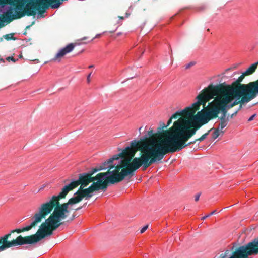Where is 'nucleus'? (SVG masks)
Returning <instances> with one entry per match:
<instances>
[{"instance_id":"obj_1","label":"nucleus","mask_w":258,"mask_h":258,"mask_svg":"<svg viewBox=\"0 0 258 258\" xmlns=\"http://www.w3.org/2000/svg\"><path fill=\"white\" fill-rule=\"evenodd\" d=\"M144 146L140 157L133 158L132 162V158L128 157L122 164L116 167L114 170L117 172L114 173L112 176L116 183L121 181L127 176H134L135 171L141 167L145 170L152 164L159 163L152 146L147 144H144Z\"/></svg>"},{"instance_id":"obj_2","label":"nucleus","mask_w":258,"mask_h":258,"mask_svg":"<svg viewBox=\"0 0 258 258\" xmlns=\"http://www.w3.org/2000/svg\"><path fill=\"white\" fill-rule=\"evenodd\" d=\"M221 85H214L210 84L207 89H204L203 93L199 95L202 96V104L205 105L207 101L215 98V99H221L220 102L218 104L216 108L219 111L221 112L222 115L220 117H228L227 116V110L231 107L238 104V103L244 104L247 102H242L241 99H237L236 98L231 96L226 91L220 87Z\"/></svg>"},{"instance_id":"obj_3","label":"nucleus","mask_w":258,"mask_h":258,"mask_svg":"<svg viewBox=\"0 0 258 258\" xmlns=\"http://www.w3.org/2000/svg\"><path fill=\"white\" fill-rule=\"evenodd\" d=\"M246 75L243 72L231 85H228L225 82L218 85H221L220 87L233 97L237 99H241L242 102H249L258 95V80L247 84H241V82Z\"/></svg>"},{"instance_id":"obj_4","label":"nucleus","mask_w":258,"mask_h":258,"mask_svg":"<svg viewBox=\"0 0 258 258\" xmlns=\"http://www.w3.org/2000/svg\"><path fill=\"white\" fill-rule=\"evenodd\" d=\"M174 137L175 135L169 134L166 139L163 141L164 145L154 143L155 145L152 147L159 163L166 154L179 152L185 147L192 144L190 142L185 144L187 140H184L181 136H179L177 139L174 138Z\"/></svg>"},{"instance_id":"obj_5","label":"nucleus","mask_w":258,"mask_h":258,"mask_svg":"<svg viewBox=\"0 0 258 258\" xmlns=\"http://www.w3.org/2000/svg\"><path fill=\"white\" fill-rule=\"evenodd\" d=\"M46 217V214L43 212V211L39 207L38 209V212H36L33 217L32 218V222L30 224L25 227H24L22 228H18L14 230H11L10 233L5 235L4 236L1 237L0 239H3L1 240V244L5 245V241H7V243H10V245L9 246H7V247L5 248V250L12 247H16V246H21L24 245H28V244L25 243H21V242H23L24 240H20V237H22L25 238L27 236L23 237L21 235L18 236L15 239H13L11 241L8 240V238L10 237L11 234L14 233V232H17L18 233H20L21 232L24 231H28L30 230L32 228L36 227L38 223H40L43 219H45ZM6 245H8L6 244Z\"/></svg>"},{"instance_id":"obj_6","label":"nucleus","mask_w":258,"mask_h":258,"mask_svg":"<svg viewBox=\"0 0 258 258\" xmlns=\"http://www.w3.org/2000/svg\"><path fill=\"white\" fill-rule=\"evenodd\" d=\"M61 223L56 224L52 222L47 219L43 222L39 227V228L34 234L27 236L24 238L20 237V240H24L23 242L21 243L29 244V245H35L43 239L50 237L53 234V231L58 228Z\"/></svg>"},{"instance_id":"obj_7","label":"nucleus","mask_w":258,"mask_h":258,"mask_svg":"<svg viewBox=\"0 0 258 258\" xmlns=\"http://www.w3.org/2000/svg\"><path fill=\"white\" fill-rule=\"evenodd\" d=\"M190 123L191 121L189 119L180 118L174 122L173 125L170 128L172 131L170 134L175 135L174 138L176 139L179 138V136H181L184 140H188L197 131V128L190 129Z\"/></svg>"},{"instance_id":"obj_8","label":"nucleus","mask_w":258,"mask_h":258,"mask_svg":"<svg viewBox=\"0 0 258 258\" xmlns=\"http://www.w3.org/2000/svg\"><path fill=\"white\" fill-rule=\"evenodd\" d=\"M76 187L74 182L72 179L69 183L64 185L62 188L61 192L57 196H53L49 201L42 204L39 206V208L47 216L51 213L54 209V205L56 204H59L60 199L64 198L70 191Z\"/></svg>"},{"instance_id":"obj_9","label":"nucleus","mask_w":258,"mask_h":258,"mask_svg":"<svg viewBox=\"0 0 258 258\" xmlns=\"http://www.w3.org/2000/svg\"><path fill=\"white\" fill-rule=\"evenodd\" d=\"M138 145L136 140L132 141L130 146H127L124 149H123L121 152L113 155L109 159V162L112 164L114 160H118L120 158L121 164H122L128 157L132 158L138 151V149H135Z\"/></svg>"},{"instance_id":"obj_10","label":"nucleus","mask_w":258,"mask_h":258,"mask_svg":"<svg viewBox=\"0 0 258 258\" xmlns=\"http://www.w3.org/2000/svg\"><path fill=\"white\" fill-rule=\"evenodd\" d=\"M220 258H248V256L243 245L233 243L229 249L220 254Z\"/></svg>"},{"instance_id":"obj_11","label":"nucleus","mask_w":258,"mask_h":258,"mask_svg":"<svg viewBox=\"0 0 258 258\" xmlns=\"http://www.w3.org/2000/svg\"><path fill=\"white\" fill-rule=\"evenodd\" d=\"M197 101L194 103L191 106L187 107L182 110L177 111L174 114H173L171 117V119H176L180 115H184L185 118L183 119H188L191 116H192V114H195L196 111L199 109L200 105L202 104V96L201 95H198L196 97Z\"/></svg>"},{"instance_id":"obj_12","label":"nucleus","mask_w":258,"mask_h":258,"mask_svg":"<svg viewBox=\"0 0 258 258\" xmlns=\"http://www.w3.org/2000/svg\"><path fill=\"white\" fill-rule=\"evenodd\" d=\"M54 208L53 213L47 219L57 224L59 223H61V225L63 224L64 222H60V221L65 219L67 217V215H65L64 213L62 204H60L59 202V204H56Z\"/></svg>"},{"instance_id":"obj_13","label":"nucleus","mask_w":258,"mask_h":258,"mask_svg":"<svg viewBox=\"0 0 258 258\" xmlns=\"http://www.w3.org/2000/svg\"><path fill=\"white\" fill-rule=\"evenodd\" d=\"M94 173L92 172V168H91L87 172L79 174L78 179H72L77 187L79 185H81L80 187H86L90 183L93 182V179L91 176Z\"/></svg>"},{"instance_id":"obj_14","label":"nucleus","mask_w":258,"mask_h":258,"mask_svg":"<svg viewBox=\"0 0 258 258\" xmlns=\"http://www.w3.org/2000/svg\"><path fill=\"white\" fill-rule=\"evenodd\" d=\"M154 134L153 130H150L147 132V133L140 139L138 141H136V142L138 143L137 146L135 147V149H138V151L140 150L142 152V149L144 148V144H147L149 146H154L155 145V142L157 144H160L162 145V142L160 141L159 142H157L155 139H152L150 140V144H148L146 142H144L149 137H153Z\"/></svg>"},{"instance_id":"obj_15","label":"nucleus","mask_w":258,"mask_h":258,"mask_svg":"<svg viewBox=\"0 0 258 258\" xmlns=\"http://www.w3.org/2000/svg\"><path fill=\"white\" fill-rule=\"evenodd\" d=\"M76 43H69L64 47L59 50L58 53L55 55V57L51 59V61H61V57H63L67 54L72 52L76 46Z\"/></svg>"},{"instance_id":"obj_16","label":"nucleus","mask_w":258,"mask_h":258,"mask_svg":"<svg viewBox=\"0 0 258 258\" xmlns=\"http://www.w3.org/2000/svg\"><path fill=\"white\" fill-rule=\"evenodd\" d=\"M189 118H192L194 121L201 122L202 124H205L209 121V120H208V117L206 112H203V110L199 111L195 115L192 114V116H191Z\"/></svg>"},{"instance_id":"obj_17","label":"nucleus","mask_w":258,"mask_h":258,"mask_svg":"<svg viewBox=\"0 0 258 258\" xmlns=\"http://www.w3.org/2000/svg\"><path fill=\"white\" fill-rule=\"evenodd\" d=\"M116 164H113L111 163V162H109V159L106 160L104 162H102L101 164L98 165L95 167H93L92 168V172L96 173L98 171L105 170L106 169H111L115 167Z\"/></svg>"},{"instance_id":"obj_18","label":"nucleus","mask_w":258,"mask_h":258,"mask_svg":"<svg viewBox=\"0 0 258 258\" xmlns=\"http://www.w3.org/2000/svg\"><path fill=\"white\" fill-rule=\"evenodd\" d=\"M117 172V170H112V171H108L104 173H99L96 176L92 177L93 182L97 180V181L100 182H102L103 181V180H105L109 178V177L113 176V174L114 173H116Z\"/></svg>"},{"instance_id":"obj_19","label":"nucleus","mask_w":258,"mask_h":258,"mask_svg":"<svg viewBox=\"0 0 258 258\" xmlns=\"http://www.w3.org/2000/svg\"><path fill=\"white\" fill-rule=\"evenodd\" d=\"M85 187H80L79 190L75 193V195H79L82 199L85 198L89 199L93 195V192L89 187L84 189Z\"/></svg>"},{"instance_id":"obj_20","label":"nucleus","mask_w":258,"mask_h":258,"mask_svg":"<svg viewBox=\"0 0 258 258\" xmlns=\"http://www.w3.org/2000/svg\"><path fill=\"white\" fill-rule=\"evenodd\" d=\"M115 183H116V180L114 179L112 176L109 177V178L104 180L102 182L99 183L100 190L105 191L107 188L108 183L114 184Z\"/></svg>"},{"instance_id":"obj_21","label":"nucleus","mask_w":258,"mask_h":258,"mask_svg":"<svg viewBox=\"0 0 258 258\" xmlns=\"http://www.w3.org/2000/svg\"><path fill=\"white\" fill-rule=\"evenodd\" d=\"M218 120H219V123L217 128L221 130V133L222 134H223L224 131H222V129L226 127L228 124L229 122V117H220L218 118Z\"/></svg>"},{"instance_id":"obj_22","label":"nucleus","mask_w":258,"mask_h":258,"mask_svg":"<svg viewBox=\"0 0 258 258\" xmlns=\"http://www.w3.org/2000/svg\"><path fill=\"white\" fill-rule=\"evenodd\" d=\"M205 112L207 114V117H208V120H209L211 119L217 117L219 114V111L216 107L212 108L208 111H206Z\"/></svg>"},{"instance_id":"obj_23","label":"nucleus","mask_w":258,"mask_h":258,"mask_svg":"<svg viewBox=\"0 0 258 258\" xmlns=\"http://www.w3.org/2000/svg\"><path fill=\"white\" fill-rule=\"evenodd\" d=\"M82 200V199L79 195H75L74 194V196L70 199L68 202L66 203L69 206H72L74 204L78 203Z\"/></svg>"},{"instance_id":"obj_24","label":"nucleus","mask_w":258,"mask_h":258,"mask_svg":"<svg viewBox=\"0 0 258 258\" xmlns=\"http://www.w3.org/2000/svg\"><path fill=\"white\" fill-rule=\"evenodd\" d=\"M257 63L255 62L251 64L244 72L245 75H250L253 74L257 68Z\"/></svg>"},{"instance_id":"obj_25","label":"nucleus","mask_w":258,"mask_h":258,"mask_svg":"<svg viewBox=\"0 0 258 258\" xmlns=\"http://www.w3.org/2000/svg\"><path fill=\"white\" fill-rule=\"evenodd\" d=\"M165 131L164 130L163 127H159L157 129V132L155 134V137L157 138L161 139L163 137V134Z\"/></svg>"},{"instance_id":"obj_26","label":"nucleus","mask_w":258,"mask_h":258,"mask_svg":"<svg viewBox=\"0 0 258 258\" xmlns=\"http://www.w3.org/2000/svg\"><path fill=\"white\" fill-rule=\"evenodd\" d=\"M91 190L94 192L95 191H98L100 190V185L99 182L97 181L96 182H93L91 185L89 186Z\"/></svg>"},{"instance_id":"obj_27","label":"nucleus","mask_w":258,"mask_h":258,"mask_svg":"<svg viewBox=\"0 0 258 258\" xmlns=\"http://www.w3.org/2000/svg\"><path fill=\"white\" fill-rule=\"evenodd\" d=\"M248 256L251 255H255L258 254V247H253L251 249H249L248 251H246Z\"/></svg>"},{"instance_id":"obj_28","label":"nucleus","mask_w":258,"mask_h":258,"mask_svg":"<svg viewBox=\"0 0 258 258\" xmlns=\"http://www.w3.org/2000/svg\"><path fill=\"white\" fill-rule=\"evenodd\" d=\"M212 129L214 130V132L212 133V138L214 140H215L216 139H217L219 137V136L220 135V133H221V130H219L218 128H213Z\"/></svg>"},{"instance_id":"obj_29","label":"nucleus","mask_w":258,"mask_h":258,"mask_svg":"<svg viewBox=\"0 0 258 258\" xmlns=\"http://www.w3.org/2000/svg\"><path fill=\"white\" fill-rule=\"evenodd\" d=\"M14 33L6 34L3 36V38L6 39L7 40H10L11 39L15 40L16 39V38L14 37Z\"/></svg>"},{"instance_id":"obj_30","label":"nucleus","mask_w":258,"mask_h":258,"mask_svg":"<svg viewBox=\"0 0 258 258\" xmlns=\"http://www.w3.org/2000/svg\"><path fill=\"white\" fill-rule=\"evenodd\" d=\"M212 129H211L210 130H209L207 133H205V134L203 135L200 138L198 139H196V141H198L199 142H201L202 141H203L204 139H205L206 138V137H207V136L208 135L209 132L212 131Z\"/></svg>"},{"instance_id":"obj_31","label":"nucleus","mask_w":258,"mask_h":258,"mask_svg":"<svg viewBox=\"0 0 258 258\" xmlns=\"http://www.w3.org/2000/svg\"><path fill=\"white\" fill-rule=\"evenodd\" d=\"M2 239H0V252L5 250V248L6 247H7L6 244H8V246L10 245V244L9 243H7V241H6L4 242L5 244L2 245L1 244V242H2L1 240H2Z\"/></svg>"},{"instance_id":"obj_32","label":"nucleus","mask_w":258,"mask_h":258,"mask_svg":"<svg viewBox=\"0 0 258 258\" xmlns=\"http://www.w3.org/2000/svg\"><path fill=\"white\" fill-rule=\"evenodd\" d=\"M203 125V124H202L201 122L194 121V123L191 126L194 127V128H197V130L199 128H200L201 126Z\"/></svg>"},{"instance_id":"obj_33","label":"nucleus","mask_w":258,"mask_h":258,"mask_svg":"<svg viewBox=\"0 0 258 258\" xmlns=\"http://www.w3.org/2000/svg\"><path fill=\"white\" fill-rule=\"evenodd\" d=\"M63 210H64V213L65 215L68 214V213L70 212V210L68 209L69 205H68L66 203L62 204Z\"/></svg>"},{"instance_id":"obj_34","label":"nucleus","mask_w":258,"mask_h":258,"mask_svg":"<svg viewBox=\"0 0 258 258\" xmlns=\"http://www.w3.org/2000/svg\"><path fill=\"white\" fill-rule=\"evenodd\" d=\"M216 210H214L213 211L211 212L210 213H209L208 215H205V216L201 218L202 220H204L206 219L207 218L210 217V216L216 213Z\"/></svg>"},{"instance_id":"obj_35","label":"nucleus","mask_w":258,"mask_h":258,"mask_svg":"<svg viewBox=\"0 0 258 258\" xmlns=\"http://www.w3.org/2000/svg\"><path fill=\"white\" fill-rule=\"evenodd\" d=\"M195 63H196L194 61L190 62L189 63H188V64H187L185 66V69H189L190 67H191L193 66H194L195 64Z\"/></svg>"},{"instance_id":"obj_36","label":"nucleus","mask_w":258,"mask_h":258,"mask_svg":"<svg viewBox=\"0 0 258 258\" xmlns=\"http://www.w3.org/2000/svg\"><path fill=\"white\" fill-rule=\"evenodd\" d=\"M6 60L8 61H10V60L14 62H16L18 60V59H15L13 56H9L6 58Z\"/></svg>"},{"instance_id":"obj_37","label":"nucleus","mask_w":258,"mask_h":258,"mask_svg":"<svg viewBox=\"0 0 258 258\" xmlns=\"http://www.w3.org/2000/svg\"><path fill=\"white\" fill-rule=\"evenodd\" d=\"M148 228V225H146L144 226L140 230L141 233H143Z\"/></svg>"},{"instance_id":"obj_38","label":"nucleus","mask_w":258,"mask_h":258,"mask_svg":"<svg viewBox=\"0 0 258 258\" xmlns=\"http://www.w3.org/2000/svg\"><path fill=\"white\" fill-rule=\"evenodd\" d=\"M201 195V192H199V193L195 195V201L197 202L199 200V198H200Z\"/></svg>"},{"instance_id":"obj_39","label":"nucleus","mask_w":258,"mask_h":258,"mask_svg":"<svg viewBox=\"0 0 258 258\" xmlns=\"http://www.w3.org/2000/svg\"><path fill=\"white\" fill-rule=\"evenodd\" d=\"M77 217V215L75 213H74L72 216H71V217L70 218L69 220L68 221H73L75 217Z\"/></svg>"},{"instance_id":"obj_40","label":"nucleus","mask_w":258,"mask_h":258,"mask_svg":"<svg viewBox=\"0 0 258 258\" xmlns=\"http://www.w3.org/2000/svg\"><path fill=\"white\" fill-rule=\"evenodd\" d=\"M256 116V114H253L252 115H251L248 119V121H251L252 120H253L254 118L255 117V116Z\"/></svg>"},{"instance_id":"obj_41","label":"nucleus","mask_w":258,"mask_h":258,"mask_svg":"<svg viewBox=\"0 0 258 258\" xmlns=\"http://www.w3.org/2000/svg\"><path fill=\"white\" fill-rule=\"evenodd\" d=\"M91 75V73H90L87 76V82L89 83L90 82V76Z\"/></svg>"},{"instance_id":"obj_42","label":"nucleus","mask_w":258,"mask_h":258,"mask_svg":"<svg viewBox=\"0 0 258 258\" xmlns=\"http://www.w3.org/2000/svg\"><path fill=\"white\" fill-rule=\"evenodd\" d=\"M238 110H236L235 112H234L230 116V118H233V117L235 115H236V114L237 113Z\"/></svg>"},{"instance_id":"obj_43","label":"nucleus","mask_w":258,"mask_h":258,"mask_svg":"<svg viewBox=\"0 0 258 258\" xmlns=\"http://www.w3.org/2000/svg\"><path fill=\"white\" fill-rule=\"evenodd\" d=\"M160 127H163L164 126V128L166 127L167 126V125H165V123L164 122H160Z\"/></svg>"},{"instance_id":"obj_44","label":"nucleus","mask_w":258,"mask_h":258,"mask_svg":"<svg viewBox=\"0 0 258 258\" xmlns=\"http://www.w3.org/2000/svg\"><path fill=\"white\" fill-rule=\"evenodd\" d=\"M172 119H171V117H170V119H169V120L168 121L167 126H168L170 123H171V122H172Z\"/></svg>"},{"instance_id":"obj_45","label":"nucleus","mask_w":258,"mask_h":258,"mask_svg":"<svg viewBox=\"0 0 258 258\" xmlns=\"http://www.w3.org/2000/svg\"><path fill=\"white\" fill-rule=\"evenodd\" d=\"M205 9V6H202V7L199 8V10L200 11H203Z\"/></svg>"},{"instance_id":"obj_46","label":"nucleus","mask_w":258,"mask_h":258,"mask_svg":"<svg viewBox=\"0 0 258 258\" xmlns=\"http://www.w3.org/2000/svg\"><path fill=\"white\" fill-rule=\"evenodd\" d=\"M100 35H101V34H97L96 35V36L91 40V41H92L93 39H94L96 38H98L100 36Z\"/></svg>"},{"instance_id":"obj_47","label":"nucleus","mask_w":258,"mask_h":258,"mask_svg":"<svg viewBox=\"0 0 258 258\" xmlns=\"http://www.w3.org/2000/svg\"><path fill=\"white\" fill-rule=\"evenodd\" d=\"M5 60L3 58H0V63H4Z\"/></svg>"},{"instance_id":"obj_48","label":"nucleus","mask_w":258,"mask_h":258,"mask_svg":"<svg viewBox=\"0 0 258 258\" xmlns=\"http://www.w3.org/2000/svg\"><path fill=\"white\" fill-rule=\"evenodd\" d=\"M130 15V13L128 12H126L125 13V17H128Z\"/></svg>"},{"instance_id":"obj_49","label":"nucleus","mask_w":258,"mask_h":258,"mask_svg":"<svg viewBox=\"0 0 258 258\" xmlns=\"http://www.w3.org/2000/svg\"><path fill=\"white\" fill-rule=\"evenodd\" d=\"M82 207H83V206H81V207L77 208V209H76V211H78V210H81L82 208Z\"/></svg>"},{"instance_id":"obj_50","label":"nucleus","mask_w":258,"mask_h":258,"mask_svg":"<svg viewBox=\"0 0 258 258\" xmlns=\"http://www.w3.org/2000/svg\"><path fill=\"white\" fill-rule=\"evenodd\" d=\"M240 106H239V107L238 109L237 110H238V111H239L240 109H241V108H242V104H241V103H240Z\"/></svg>"},{"instance_id":"obj_51","label":"nucleus","mask_w":258,"mask_h":258,"mask_svg":"<svg viewBox=\"0 0 258 258\" xmlns=\"http://www.w3.org/2000/svg\"><path fill=\"white\" fill-rule=\"evenodd\" d=\"M22 57H23L22 54H19V58H22Z\"/></svg>"},{"instance_id":"obj_52","label":"nucleus","mask_w":258,"mask_h":258,"mask_svg":"<svg viewBox=\"0 0 258 258\" xmlns=\"http://www.w3.org/2000/svg\"><path fill=\"white\" fill-rule=\"evenodd\" d=\"M119 18L121 20H123L124 19V17H121V16H119Z\"/></svg>"},{"instance_id":"obj_53","label":"nucleus","mask_w":258,"mask_h":258,"mask_svg":"<svg viewBox=\"0 0 258 258\" xmlns=\"http://www.w3.org/2000/svg\"><path fill=\"white\" fill-rule=\"evenodd\" d=\"M93 67H94V66H93V65H90V66L88 67V68H93Z\"/></svg>"},{"instance_id":"obj_54","label":"nucleus","mask_w":258,"mask_h":258,"mask_svg":"<svg viewBox=\"0 0 258 258\" xmlns=\"http://www.w3.org/2000/svg\"><path fill=\"white\" fill-rule=\"evenodd\" d=\"M3 40V37L0 38V42L2 41Z\"/></svg>"},{"instance_id":"obj_55","label":"nucleus","mask_w":258,"mask_h":258,"mask_svg":"<svg viewBox=\"0 0 258 258\" xmlns=\"http://www.w3.org/2000/svg\"><path fill=\"white\" fill-rule=\"evenodd\" d=\"M197 141L195 140L194 141H191V142H192V144H194L196 143Z\"/></svg>"},{"instance_id":"obj_56","label":"nucleus","mask_w":258,"mask_h":258,"mask_svg":"<svg viewBox=\"0 0 258 258\" xmlns=\"http://www.w3.org/2000/svg\"><path fill=\"white\" fill-rule=\"evenodd\" d=\"M30 27V25H29V26H27L26 27V28H27V29H28V28H29Z\"/></svg>"},{"instance_id":"obj_57","label":"nucleus","mask_w":258,"mask_h":258,"mask_svg":"<svg viewBox=\"0 0 258 258\" xmlns=\"http://www.w3.org/2000/svg\"><path fill=\"white\" fill-rule=\"evenodd\" d=\"M121 32H119L117 33V35L119 36V35H121Z\"/></svg>"},{"instance_id":"obj_58","label":"nucleus","mask_w":258,"mask_h":258,"mask_svg":"<svg viewBox=\"0 0 258 258\" xmlns=\"http://www.w3.org/2000/svg\"><path fill=\"white\" fill-rule=\"evenodd\" d=\"M86 205H87V203H85L83 205V207L85 206Z\"/></svg>"},{"instance_id":"obj_59","label":"nucleus","mask_w":258,"mask_h":258,"mask_svg":"<svg viewBox=\"0 0 258 258\" xmlns=\"http://www.w3.org/2000/svg\"><path fill=\"white\" fill-rule=\"evenodd\" d=\"M67 181H68V179H66L64 181V182L66 183Z\"/></svg>"},{"instance_id":"obj_60","label":"nucleus","mask_w":258,"mask_h":258,"mask_svg":"<svg viewBox=\"0 0 258 258\" xmlns=\"http://www.w3.org/2000/svg\"><path fill=\"white\" fill-rule=\"evenodd\" d=\"M86 39V37H84L83 38H82V40H84V39Z\"/></svg>"},{"instance_id":"obj_61","label":"nucleus","mask_w":258,"mask_h":258,"mask_svg":"<svg viewBox=\"0 0 258 258\" xmlns=\"http://www.w3.org/2000/svg\"><path fill=\"white\" fill-rule=\"evenodd\" d=\"M25 248H29V246H25Z\"/></svg>"},{"instance_id":"obj_62","label":"nucleus","mask_w":258,"mask_h":258,"mask_svg":"<svg viewBox=\"0 0 258 258\" xmlns=\"http://www.w3.org/2000/svg\"><path fill=\"white\" fill-rule=\"evenodd\" d=\"M83 51V50H82L79 53H81Z\"/></svg>"},{"instance_id":"obj_63","label":"nucleus","mask_w":258,"mask_h":258,"mask_svg":"<svg viewBox=\"0 0 258 258\" xmlns=\"http://www.w3.org/2000/svg\"><path fill=\"white\" fill-rule=\"evenodd\" d=\"M207 31H210L209 29H208L207 30Z\"/></svg>"},{"instance_id":"obj_64","label":"nucleus","mask_w":258,"mask_h":258,"mask_svg":"<svg viewBox=\"0 0 258 258\" xmlns=\"http://www.w3.org/2000/svg\"><path fill=\"white\" fill-rule=\"evenodd\" d=\"M229 70H230V69H226V71H228Z\"/></svg>"}]
</instances>
